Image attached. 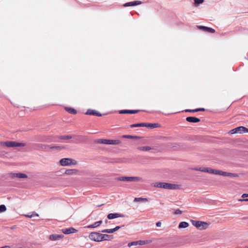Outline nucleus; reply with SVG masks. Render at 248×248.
Segmentation results:
<instances>
[{"label": "nucleus", "instance_id": "f257e3e1", "mask_svg": "<svg viewBox=\"0 0 248 248\" xmlns=\"http://www.w3.org/2000/svg\"><path fill=\"white\" fill-rule=\"evenodd\" d=\"M89 237L92 240L99 242L102 240H108V235L107 234H101L98 232H93L89 234Z\"/></svg>", "mask_w": 248, "mask_h": 248}, {"label": "nucleus", "instance_id": "f03ea898", "mask_svg": "<svg viewBox=\"0 0 248 248\" xmlns=\"http://www.w3.org/2000/svg\"><path fill=\"white\" fill-rule=\"evenodd\" d=\"M155 186L166 189H176L179 188V185H178L164 182L157 183Z\"/></svg>", "mask_w": 248, "mask_h": 248}, {"label": "nucleus", "instance_id": "7ed1b4c3", "mask_svg": "<svg viewBox=\"0 0 248 248\" xmlns=\"http://www.w3.org/2000/svg\"><path fill=\"white\" fill-rule=\"evenodd\" d=\"M0 144L1 145H4L7 147H24L25 146V143L17 142L14 141L1 142Z\"/></svg>", "mask_w": 248, "mask_h": 248}, {"label": "nucleus", "instance_id": "20e7f679", "mask_svg": "<svg viewBox=\"0 0 248 248\" xmlns=\"http://www.w3.org/2000/svg\"><path fill=\"white\" fill-rule=\"evenodd\" d=\"M117 180L121 181H127V182H140L142 181V178L140 177H128L123 176L117 178Z\"/></svg>", "mask_w": 248, "mask_h": 248}, {"label": "nucleus", "instance_id": "39448f33", "mask_svg": "<svg viewBox=\"0 0 248 248\" xmlns=\"http://www.w3.org/2000/svg\"><path fill=\"white\" fill-rule=\"evenodd\" d=\"M60 163L61 165L62 166L76 165L77 164V162L76 160L69 158H62L60 160Z\"/></svg>", "mask_w": 248, "mask_h": 248}, {"label": "nucleus", "instance_id": "423d86ee", "mask_svg": "<svg viewBox=\"0 0 248 248\" xmlns=\"http://www.w3.org/2000/svg\"><path fill=\"white\" fill-rule=\"evenodd\" d=\"M192 222L194 226L200 229H206L209 226V224L205 222L196 220H192Z\"/></svg>", "mask_w": 248, "mask_h": 248}, {"label": "nucleus", "instance_id": "0eeeda50", "mask_svg": "<svg viewBox=\"0 0 248 248\" xmlns=\"http://www.w3.org/2000/svg\"><path fill=\"white\" fill-rule=\"evenodd\" d=\"M63 237V234H53L49 235V239L51 241H56L62 239Z\"/></svg>", "mask_w": 248, "mask_h": 248}, {"label": "nucleus", "instance_id": "6e6552de", "mask_svg": "<svg viewBox=\"0 0 248 248\" xmlns=\"http://www.w3.org/2000/svg\"><path fill=\"white\" fill-rule=\"evenodd\" d=\"M142 2L140 0H136L131 2H126L123 4L124 7H128V6H134L141 4Z\"/></svg>", "mask_w": 248, "mask_h": 248}, {"label": "nucleus", "instance_id": "1a4fd4ad", "mask_svg": "<svg viewBox=\"0 0 248 248\" xmlns=\"http://www.w3.org/2000/svg\"><path fill=\"white\" fill-rule=\"evenodd\" d=\"M85 114L89 115H95L97 116H101L102 115L100 112L97 111L96 110L91 109H88L85 113Z\"/></svg>", "mask_w": 248, "mask_h": 248}, {"label": "nucleus", "instance_id": "9d476101", "mask_svg": "<svg viewBox=\"0 0 248 248\" xmlns=\"http://www.w3.org/2000/svg\"><path fill=\"white\" fill-rule=\"evenodd\" d=\"M43 146H44V149L46 151H49V150H61L63 148L60 146H51L50 145H44Z\"/></svg>", "mask_w": 248, "mask_h": 248}, {"label": "nucleus", "instance_id": "9b49d317", "mask_svg": "<svg viewBox=\"0 0 248 248\" xmlns=\"http://www.w3.org/2000/svg\"><path fill=\"white\" fill-rule=\"evenodd\" d=\"M198 28L202 30L203 31L210 33H214L215 32V30L211 28L207 27L205 26H198Z\"/></svg>", "mask_w": 248, "mask_h": 248}, {"label": "nucleus", "instance_id": "f8f14e48", "mask_svg": "<svg viewBox=\"0 0 248 248\" xmlns=\"http://www.w3.org/2000/svg\"><path fill=\"white\" fill-rule=\"evenodd\" d=\"M77 232V230L72 227L62 230V232L64 234H70L76 232Z\"/></svg>", "mask_w": 248, "mask_h": 248}, {"label": "nucleus", "instance_id": "ddd939ff", "mask_svg": "<svg viewBox=\"0 0 248 248\" xmlns=\"http://www.w3.org/2000/svg\"><path fill=\"white\" fill-rule=\"evenodd\" d=\"M139 111V110H121L119 113L120 114H135Z\"/></svg>", "mask_w": 248, "mask_h": 248}, {"label": "nucleus", "instance_id": "4468645a", "mask_svg": "<svg viewBox=\"0 0 248 248\" xmlns=\"http://www.w3.org/2000/svg\"><path fill=\"white\" fill-rule=\"evenodd\" d=\"M12 177H17L18 178H26L28 176L22 173H11Z\"/></svg>", "mask_w": 248, "mask_h": 248}, {"label": "nucleus", "instance_id": "2eb2a0df", "mask_svg": "<svg viewBox=\"0 0 248 248\" xmlns=\"http://www.w3.org/2000/svg\"><path fill=\"white\" fill-rule=\"evenodd\" d=\"M186 120L188 122L196 123L200 121V119L194 117H187L186 118Z\"/></svg>", "mask_w": 248, "mask_h": 248}, {"label": "nucleus", "instance_id": "dca6fc26", "mask_svg": "<svg viewBox=\"0 0 248 248\" xmlns=\"http://www.w3.org/2000/svg\"><path fill=\"white\" fill-rule=\"evenodd\" d=\"M237 133H245L248 132V129L244 126H239L236 128Z\"/></svg>", "mask_w": 248, "mask_h": 248}, {"label": "nucleus", "instance_id": "f3484780", "mask_svg": "<svg viewBox=\"0 0 248 248\" xmlns=\"http://www.w3.org/2000/svg\"><path fill=\"white\" fill-rule=\"evenodd\" d=\"M124 215L119 213H109V219H114L119 217H124Z\"/></svg>", "mask_w": 248, "mask_h": 248}, {"label": "nucleus", "instance_id": "a211bd4d", "mask_svg": "<svg viewBox=\"0 0 248 248\" xmlns=\"http://www.w3.org/2000/svg\"><path fill=\"white\" fill-rule=\"evenodd\" d=\"M94 142L99 144H108V140L107 139H97L94 140Z\"/></svg>", "mask_w": 248, "mask_h": 248}, {"label": "nucleus", "instance_id": "6ab92c4d", "mask_svg": "<svg viewBox=\"0 0 248 248\" xmlns=\"http://www.w3.org/2000/svg\"><path fill=\"white\" fill-rule=\"evenodd\" d=\"M78 170L76 169H69L65 171L64 174L67 175H74L77 173Z\"/></svg>", "mask_w": 248, "mask_h": 248}, {"label": "nucleus", "instance_id": "aec40b11", "mask_svg": "<svg viewBox=\"0 0 248 248\" xmlns=\"http://www.w3.org/2000/svg\"><path fill=\"white\" fill-rule=\"evenodd\" d=\"M160 126V124L158 123H146V127L151 128H154L158 127Z\"/></svg>", "mask_w": 248, "mask_h": 248}, {"label": "nucleus", "instance_id": "412c9836", "mask_svg": "<svg viewBox=\"0 0 248 248\" xmlns=\"http://www.w3.org/2000/svg\"><path fill=\"white\" fill-rule=\"evenodd\" d=\"M102 221L101 220L94 222L93 224L87 226L88 228H96L101 225Z\"/></svg>", "mask_w": 248, "mask_h": 248}, {"label": "nucleus", "instance_id": "4be33fe9", "mask_svg": "<svg viewBox=\"0 0 248 248\" xmlns=\"http://www.w3.org/2000/svg\"><path fill=\"white\" fill-rule=\"evenodd\" d=\"M137 149L140 151H148L152 149V148L150 146H141L138 147Z\"/></svg>", "mask_w": 248, "mask_h": 248}, {"label": "nucleus", "instance_id": "5701e85b", "mask_svg": "<svg viewBox=\"0 0 248 248\" xmlns=\"http://www.w3.org/2000/svg\"><path fill=\"white\" fill-rule=\"evenodd\" d=\"M222 176L232 177L237 176V174L236 173H229L223 171Z\"/></svg>", "mask_w": 248, "mask_h": 248}, {"label": "nucleus", "instance_id": "b1692460", "mask_svg": "<svg viewBox=\"0 0 248 248\" xmlns=\"http://www.w3.org/2000/svg\"><path fill=\"white\" fill-rule=\"evenodd\" d=\"M146 123H138L133 124L130 125L131 127H146Z\"/></svg>", "mask_w": 248, "mask_h": 248}, {"label": "nucleus", "instance_id": "393cba45", "mask_svg": "<svg viewBox=\"0 0 248 248\" xmlns=\"http://www.w3.org/2000/svg\"><path fill=\"white\" fill-rule=\"evenodd\" d=\"M65 109L69 113L73 114L77 113L76 110L74 108L66 107V108H65Z\"/></svg>", "mask_w": 248, "mask_h": 248}, {"label": "nucleus", "instance_id": "a878e982", "mask_svg": "<svg viewBox=\"0 0 248 248\" xmlns=\"http://www.w3.org/2000/svg\"><path fill=\"white\" fill-rule=\"evenodd\" d=\"M189 224L187 222L183 221L179 223V228H186L188 226Z\"/></svg>", "mask_w": 248, "mask_h": 248}, {"label": "nucleus", "instance_id": "bb28decb", "mask_svg": "<svg viewBox=\"0 0 248 248\" xmlns=\"http://www.w3.org/2000/svg\"><path fill=\"white\" fill-rule=\"evenodd\" d=\"M148 200L146 198H135L134 199V202H147Z\"/></svg>", "mask_w": 248, "mask_h": 248}, {"label": "nucleus", "instance_id": "cd10ccee", "mask_svg": "<svg viewBox=\"0 0 248 248\" xmlns=\"http://www.w3.org/2000/svg\"><path fill=\"white\" fill-rule=\"evenodd\" d=\"M124 227V226H116L115 228L113 229H109V233H112L114 232H115L118 230L120 228Z\"/></svg>", "mask_w": 248, "mask_h": 248}, {"label": "nucleus", "instance_id": "c85d7f7f", "mask_svg": "<svg viewBox=\"0 0 248 248\" xmlns=\"http://www.w3.org/2000/svg\"><path fill=\"white\" fill-rule=\"evenodd\" d=\"M120 141L119 140H109V145L112 144V145H116L120 143Z\"/></svg>", "mask_w": 248, "mask_h": 248}, {"label": "nucleus", "instance_id": "c756f323", "mask_svg": "<svg viewBox=\"0 0 248 248\" xmlns=\"http://www.w3.org/2000/svg\"><path fill=\"white\" fill-rule=\"evenodd\" d=\"M223 172V171L214 169V171L213 172V174H217V175H222V176Z\"/></svg>", "mask_w": 248, "mask_h": 248}, {"label": "nucleus", "instance_id": "7c9ffc66", "mask_svg": "<svg viewBox=\"0 0 248 248\" xmlns=\"http://www.w3.org/2000/svg\"><path fill=\"white\" fill-rule=\"evenodd\" d=\"M149 243V241L148 240H139L138 241V245H143L146 244H148Z\"/></svg>", "mask_w": 248, "mask_h": 248}, {"label": "nucleus", "instance_id": "2f4dec72", "mask_svg": "<svg viewBox=\"0 0 248 248\" xmlns=\"http://www.w3.org/2000/svg\"><path fill=\"white\" fill-rule=\"evenodd\" d=\"M6 210V207L5 205L2 204L0 205V213L5 212Z\"/></svg>", "mask_w": 248, "mask_h": 248}, {"label": "nucleus", "instance_id": "473e14b6", "mask_svg": "<svg viewBox=\"0 0 248 248\" xmlns=\"http://www.w3.org/2000/svg\"><path fill=\"white\" fill-rule=\"evenodd\" d=\"M60 138L62 140H69L72 138V136L70 135L62 136Z\"/></svg>", "mask_w": 248, "mask_h": 248}, {"label": "nucleus", "instance_id": "72a5a7b5", "mask_svg": "<svg viewBox=\"0 0 248 248\" xmlns=\"http://www.w3.org/2000/svg\"><path fill=\"white\" fill-rule=\"evenodd\" d=\"M206 169H207V168L203 167V168H195V169H194V170L206 172Z\"/></svg>", "mask_w": 248, "mask_h": 248}, {"label": "nucleus", "instance_id": "f704fd0d", "mask_svg": "<svg viewBox=\"0 0 248 248\" xmlns=\"http://www.w3.org/2000/svg\"><path fill=\"white\" fill-rule=\"evenodd\" d=\"M138 245V241H134V242H130V243H129L128 244V246L129 247H131L133 246H137Z\"/></svg>", "mask_w": 248, "mask_h": 248}, {"label": "nucleus", "instance_id": "c9c22d12", "mask_svg": "<svg viewBox=\"0 0 248 248\" xmlns=\"http://www.w3.org/2000/svg\"><path fill=\"white\" fill-rule=\"evenodd\" d=\"M204 0H194V4L195 5H198L202 3L203 2Z\"/></svg>", "mask_w": 248, "mask_h": 248}, {"label": "nucleus", "instance_id": "e433bc0d", "mask_svg": "<svg viewBox=\"0 0 248 248\" xmlns=\"http://www.w3.org/2000/svg\"><path fill=\"white\" fill-rule=\"evenodd\" d=\"M206 171V172H208L209 173L213 174V172L214 171V169H211V168H207Z\"/></svg>", "mask_w": 248, "mask_h": 248}, {"label": "nucleus", "instance_id": "4c0bfd02", "mask_svg": "<svg viewBox=\"0 0 248 248\" xmlns=\"http://www.w3.org/2000/svg\"><path fill=\"white\" fill-rule=\"evenodd\" d=\"M174 213L176 215L181 214L182 213V211L180 209H177L175 210Z\"/></svg>", "mask_w": 248, "mask_h": 248}, {"label": "nucleus", "instance_id": "58836bf2", "mask_svg": "<svg viewBox=\"0 0 248 248\" xmlns=\"http://www.w3.org/2000/svg\"><path fill=\"white\" fill-rule=\"evenodd\" d=\"M38 214L35 213V212H33L32 213V214L31 215V216H29V215H28L27 217H38Z\"/></svg>", "mask_w": 248, "mask_h": 248}, {"label": "nucleus", "instance_id": "ea45409f", "mask_svg": "<svg viewBox=\"0 0 248 248\" xmlns=\"http://www.w3.org/2000/svg\"><path fill=\"white\" fill-rule=\"evenodd\" d=\"M230 133H231V134H232L237 133V130H236V128H234V129H233L231 130L230 131Z\"/></svg>", "mask_w": 248, "mask_h": 248}, {"label": "nucleus", "instance_id": "a19ab883", "mask_svg": "<svg viewBox=\"0 0 248 248\" xmlns=\"http://www.w3.org/2000/svg\"><path fill=\"white\" fill-rule=\"evenodd\" d=\"M196 110V109H186L185 110V111L186 112H197L196 111H195Z\"/></svg>", "mask_w": 248, "mask_h": 248}, {"label": "nucleus", "instance_id": "79ce46f5", "mask_svg": "<svg viewBox=\"0 0 248 248\" xmlns=\"http://www.w3.org/2000/svg\"><path fill=\"white\" fill-rule=\"evenodd\" d=\"M204 110H205V109L204 108H197L195 111L198 112V111H203Z\"/></svg>", "mask_w": 248, "mask_h": 248}, {"label": "nucleus", "instance_id": "37998d69", "mask_svg": "<svg viewBox=\"0 0 248 248\" xmlns=\"http://www.w3.org/2000/svg\"><path fill=\"white\" fill-rule=\"evenodd\" d=\"M124 137L126 138L132 139L133 138V136L130 135H124Z\"/></svg>", "mask_w": 248, "mask_h": 248}, {"label": "nucleus", "instance_id": "c03bdc74", "mask_svg": "<svg viewBox=\"0 0 248 248\" xmlns=\"http://www.w3.org/2000/svg\"><path fill=\"white\" fill-rule=\"evenodd\" d=\"M161 225V222L160 221H158L156 223V226L158 227H160Z\"/></svg>", "mask_w": 248, "mask_h": 248}, {"label": "nucleus", "instance_id": "a18cd8bd", "mask_svg": "<svg viewBox=\"0 0 248 248\" xmlns=\"http://www.w3.org/2000/svg\"><path fill=\"white\" fill-rule=\"evenodd\" d=\"M243 199H245L246 197H248V194H243L242 196Z\"/></svg>", "mask_w": 248, "mask_h": 248}, {"label": "nucleus", "instance_id": "49530a36", "mask_svg": "<svg viewBox=\"0 0 248 248\" xmlns=\"http://www.w3.org/2000/svg\"><path fill=\"white\" fill-rule=\"evenodd\" d=\"M239 201H248V198L241 199Z\"/></svg>", "mask_w": 248, "mask_h": 248}, {"label": "nucleus", "instance_id": "de8ad7c7", "mask_svg": "<svg viewBox=\"0 0 248 248\" xmlns=\"http://www.w3.org/2000/svg\"><path fill=\"white\" fill-rule=\"evenodd\" d=\"M102 232L108 233V229L104 230V231H102Z\"/></svg>", "mask_w": 248, "mask_h": 248}, {"label": "nucleus", "instance_id": "09e8293b", "mask_svg": "<svg viewBox=\"0 0 248 248\" xmlns=\"http://www.w3.org/2000/svg\"><path fill=\"white\" fill-rule=\"evenodd\" d=\"M0 248H11L9 246H5L4 247H0Z\"/></svg>", "mask_w": 248, "mask_h": 248}, {"label": "nucleus", "instance_id": "8fccbe9b", "mask_svg": "<svg viewBox=\"0 0 248 248\" xmlns=\"http://www.w3.org/2000/svg\"><path fill=\"white\" fill-rule=\"evenodd\" d=\"M109 240H110V237H112V235H109Z\"/></svg>", "mask_w": 248, "mask_h": 248}]
</instances>
